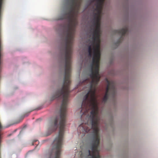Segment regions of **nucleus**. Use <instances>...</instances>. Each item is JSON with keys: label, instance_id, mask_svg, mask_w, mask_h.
<instances>
[{"label": "nucleus", "instance_id": "obj_5", "mask_svg": "<svg viewBox=\"0 0 158 158\" xmlns=\"http://www.w3.org/2000/svg\"><path fill=\"white\" fill-rule=\"evenodd\" d=\"M19 121H18V122H16V123H15V124H16V123H19Z\"/></svg>", "mask_w": 158, "mask_h": 158}, {"label": "nucleus", "instance_id": "obj_6", "mask_svg": "<svg viewBox=\"0 0 158 158\" xmlns=\"http://www.w3.org/2000/svg\"><path fill=\"white\" fill-rule=\"evenodd\" d=\"M37 141V140H34V142H36V141Z\"/></svg>", "mask_w": 158, "mask_h": 158}, {"label": "nucleus", "instance_id": "obj_2", "mask_svg": "<svg viewBox=\"0 0 158 158\" xmlns=\"http://www.w3.org/2000/svg\"><path fill=\"white\" fill-rule=\"evenodd\" d=\"M107 84L105 94L102 99V103L105 104L109 99L114 102L115 100V97L117 91L113 82H110L107 79H105Z\"/></svg>", "mask_w": 158, "mask_h": 158}, {"label": "nucleus", "instance_id": "obj_3", "mask_svg": "<svg viewBox=\"0 0 158 158\" xmlns=\"http://www.w3.org/2000/svg\"><path fill=\"white\" fill-rule=\"evenodd\" d=\"M120 35L122 36L125 35L126 32V30L124 29H122L121 30L118 31Z\"/></svg>", "mask_w": 158, "mask_h": 158}, {"label": "nucleus", "instance_id": "obj_4", "mask_svg": "<svg viewBox=\"0 0 158 158\" xmlns=\"http://www.w3.org/2000/svg\"><path fill=\"white\" fill-rule=\"evenodd\" d=\"M13 124H11L10 125H9V126H7V127H9V126H11V125H13Z\"/></svg>", "mask_w": 158, "mask_h": 158}, {"label": "nucleus", "instance_id": "obj_1", "mask_svg": "<svg viewBox=\"0 0 158 158\" xmlns=\"http://www.w3.org/2000/svg\"><path fill=\"white\" fill-rule=\"evenodd\" d=\"M80 0H62L60 13L52 19L53 21L77 22L76 17L80 7Z\"/></svg>", "mask_w": 158, "mask_h": 158}]
</instances>
